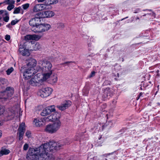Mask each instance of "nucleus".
Returning <instances> with one entry per match:
<instances>
[{
    "label": "nucleus",
    "instance_id": "obj_1",
    "mask_svg": "<svg viewBox=\"0 0 160 160\" xmlns=\"http://www.w3.org/2000/svg\"><path fill=\"white\" fill-rule=\"evenodd\" d=\"M69 140L68 139L64 140L57 143L53 141H50L48 143H45L41 146V150L53 152L54 150H58L66 144H68Z\"/></svg>",
    "mask_w": 160,
    "mask_h": 160
},
{
    "label": "nucleus",
    "instance_id": "obj_2",
    "mask_svg": "<svg viewBox=\"0 0 160 160\" xmlns=\"http://www.w3.org/2000/svg\"><path fill=\"white\" fill-rule=\"evenodd\" d=\"M38 66L39 68L38 69V71L45 72L52 71L51 70L52 65L50 62L47 60H42L39 61L38 62Z\"/></svg>",
    "mask_w": 160,
    "mask_h": 160
},
{
    "label": "nucleus",
    "instance_id": "obj_3",
    "mask_svg": "<svg viewBox=\"0 0 160 160\" xmlns=\"http://www.w3.org/2000/svg\"><path fill=\"white\" fill-rule=\"evenodd\" d=\"M43 151L42 149L41 150V146L38 148H31L29 150L27 154V158H30L32 159H35L38 160L39 155Z\"/></svg>",
    "mask_w": 160,
    "mask_h": 160
},
{
    "label": "nucleus",
    "instance_id": "obj_4",
    "mask_svg": "<svg viewBox=\"0 0 160 160\" xmlns=\"http://www.w3.org/2000/svg\"><path fill=\"white\" fill-rule=\"evenodd\" d=\"M61 122L59 120H58L52 124L48 125L45 129L47 132L50 133L56 132L60 128Z\"/></svg>",
    "mask_w": 160,
    "mask_h": 160
},
{
    "label": "nucleus",
    "instance_id": "obj_5",
    "mask_svg": "<svg viewBox=\"0 0 160 160\" xmlns=\"http://www.w3.org/2000/svg\"><path fill=\"white\" fill-rule=\"evenodd\" d=\"M51 28L50 24L43 23L37 25L35 28H32L31 30L34 32L41 33L47 31Z\"/></svg>",
    "mask_w": 160,
    "mask_h": 160
},
{
    "label": "nucleus",
    "instance_id": "obj_6",
    "mask_svg": "<svg viewBox=\"0 0 160 160\" xmlns=\"http://www.w3.org/2000/svg\"><path fill=\"white\" fill-rule=\"evenodd\" d=\"M14 93L13 89L10 87H8L5 90L0 92V95L2 97L0 98L4 99L5 100L8 98L11 97Z\"/></svg>",
    "mask_w": 160,
    "mask_h": 160
},
{
    "label": "nucleus",
    "instance_id": "obj_7",
    "mask_svg": "<svg viewBox=\"0 0 160 160\" xmlns=\"http://www.w3.org/2000/svg\"><path fill=\"white\" fill-rule=\"evenodd\" d=\"M54 112V113L50 116L43 118V120L46 122L51 121L54 122L59 120V119L61 116L60 113L55 111Z\"/></svg>",
    "mask_w": 160,
    "mask_h": 160
},
{
    "label": "nucleus",
    "instance_id": "obj_8",
    "mask_svg": "<svg viewBox=\"0 0 160 160\" xmlns=\"http://www.w3.org/2000/svg\"><path fill=\"white\" fill-rule=\"evenodd\" d=\"M52 89L50 88L47 87L42 88L38 92V94L41 97L45 98L49 96L52 93Z\"/></svg>",
    "mask_w": 160,
    "mask_h": 160
},
{
    "label": "nucleus",
    "instance_id": "obj_9",
    "mask_svg": "<svg viewBox=\"0 0 160 160\" xmlns=\"http://www.w3.org/2000/svg\"><path fill=\"white\" fill-rule=\"evenodd\" d=\"M39 74L35 75L29 81V83L33 86H38L42 84V78L38 77Z\"/></svg>",
    "mask_w": 160,
    "mask_h": 160
},
{
    "label": "nucleus",
    "instance_id": "obj_10",
    "mask_svg": "<svg viewBox=\"0 0 160 160\" xmlns=\"http://www.w3.org/2000/svg\"><path fill=\"white\" fill-rule=\"evenodd\" d=\"M48 151H44L39 155L38 160H54V158L52 154H49Z\"/></svg>",
    "mask_w": 160,
    "mask_h": 160
},
{
    "label": "nucleus",
    "instance_id": "obj_11",
    "mask_svg": "<svg viewBox=\"0 0 160 160\" xmlns=\"http://www.w3.org/2000/svg\"><path fill=\"white\" fill-rule=\"evenodd\" d=\"M35 72H33V67H28L25 69L24 71H22L23 76L24 78L26 79H28L35 74Z\"/></svg>",
    "mask_w": 160,
    "mask_h": 160
},
{
    "label": "nucleus",
    "instance_id": "obj_12",
    "mask_svg": "<svg viewBox=\"0 0 160 160\" xmlns=\"http://www.w3.org/2000/svg\"><path fill=\"white\" fill-rule=\"evenodd\" d=\"M54 14L53 12L50 11H42L37 13V15L40 18L51 17L53 16Z\"/></svg>",
    "mask_w": 160,
    "mask_h": 160
},
{
    "label": "nucleus",
    "instance_id": "obj_13",
    "mask_svg": "<svg viewBox=\"0 0 160 160\" xmlns=\"http://www.w3.org/2000/svg\"><path fill=\"white\" fill-rule=\"evenodd\" d=\"M55 111V106L54 105L48 106L42 110L41 113V115L43 116H47L50 114L51 112Z\"/></svg>",
    "mask_w": 160,
    "mask_h": 160
},
{
    "label": "nucleus",
    "instance_id": "obj_14",
    "mask_svg": "<svg viewBox=\"0 0 160 160\" xmlns=\"http://www.w3.org/2000/svg\"><path fill=\"white\" fill-rule=\"evenodd\" d=\"M40 18L38 16L37 14L35 15L34 18H31L29 21V24L32 26V28H35L37 25H38L40 22Z\"/></svg>",
    "mask_w": 160,
    "mask_h": 160
},
{
    "label": "nucleus",
    "instance_id": "obj_15",
    "mask_svg": "<svg viewBox=\"0 0 160 160\" xmlns=\"http://www.w3.org/2000/svg\"><path fill=\"white\" fill-rule=\"evenodd\" d=\"M25 130V124L22 122L19 126L18 129V139L19 140H21L23 138Z\"/></svg>",
    "mask_w": 160,
    "mask_h": 160
},
{
    "label": "nucleus",
    "instance_id": "obj_16",
    "mask_svg": "<svg viewBox=\"0 0 160 160\" xmlns=\"http://www.w3.org/2000/svg\"><path fill=\"white\" fill-rule=\"evenodd\" d=\"M72 104V102L69 100L66 101L61 104V105H57V107L59 110L61 111H63L68 108Z\"/></svg>",
    "mask_w": 160,
    "mask_h": 160
},
{
    "label": "nucleus",
    "instance_id": "obj_17",
    "mask_svg": "<svg viewBox=\"0 0 160 160\" xmlns=\"http://www.w3.org/2000/svg\"><path fill=\"white\" fill-rule=\"evenodd\" d=\"M46 8V5L42 4H38L34 6L32 10L34 12H37Z\"/></svg>",
    "mask_w": 160,
    "mask_h": 160
},
{
    "label": "nucleus",
    "instance_id": "obj_18",
    "mask_svg": "<svg viewBox=\"0 0 160 160\" xmlns=\"http://www.w3.org/2000/svg\"><path fill=\"white\" fill-rule=\"evenodd\" d=\"M112 90L109 88H107L104 90L103 97L105 98L109 99L112 95Z\"/></svg>",
    "mask_w": 160,
    "mask_h": 160
},
{
    "label": "nucleus",
    "instance_id": "obj_19",
    "mask_svg": "<svg viewBox=\"0 0 160 160\" xmlns=\"http://www.w3.org/2000/svg\"><path fill=\"white\" fill-rule=\"evenodd\" d=\"M37 62L36 60L33 58H30L27 61V65L28 67H33L36 66Z\"/></svg>",
    "mask_w": 160,
    "mask_h": 160
},
{
    "label": "nucleus",
    "instance_id": "obj_20",
    "mask_svg": "<svg viewBox=\"0 0 160 160\" xmlns=\"http://www.w3.org/2000/svg\"><path fill=\"white\" fill-rule=\"evenodd\" d=\"M19 51L20 53L23 56H28L30 55V53L28 50L24 48H19Z\"/></svg>",
    "mask_w": 160,
    "mask_h": 160
},
{
    "label": "nucleus",
    "instance_id": "obj_21",
    "mask_svg": "<svg viewBox=\"0 0 160 160\" xmlns=\"http://www.w3.org/2000/svg\"><path fill=\"white\" fill-rule=\"evenodd\" d=\"M10 151L5 148H1L0 152V156H2L3 155H6L10 153Z\"/></svg>",
    "mask_w": 160,
    "mask_h": 160
},
{
    "label": "nucleus",
    "instance_id": "obj_22",
    "mask_svg": "<svg viewBox=\"0 0 160 160\" xmlns=\"http://www.w3.org/2000/svg\"><path fill=\"white\" fill-rule=\"evenodd\" d=\"M46 72V73L43 74V78H42V82L46 80L49 78L52 73V71H49Z\"/></svg>",
    "mask_w": 160,
    "mask_h": 160
},
{
    "label": "nucleus",
    "instance_id": "obj_23",
    "mask_svg": "<svg viewBox=\"0 0 160 160\" xmlns=\"http://www.w3.org/2000/svg\"><path fill=\"white\" fill-rule=\"evenodd\" d=\"M33 123L36 127H40L43 125V122L41 119H35L33 121Z\"/></svg>",
    "mask_w": 160,
    "mask_h": 160
},
{
    "label": "nucleus",
    "instance_id": "obj_24",
    "mask_svg": "<svg viewBox=\"0 0 160 160\" xmlns=\"http://www.w3.org/2000/svg\"><path fill=\"white\" fill-rule=\"evenodd\" d=\"M58 78L56 75H53L50 79V82L53 84L56 83L57 81Z\"/></svg>",
    "mask_w": 160,
    "mask_h": 160
},
{
    "label": "nucleus",
    "instance_id": "obj_25",
    "mask_svg": "<svg viewBox=\"0 0 160 160\" xmlns=\"http://www.w3.org/2000/svg\"><path fill=\"white\" fill-rule=\"evenodd\" d=\"M58 1L57 0H46V7L47 5L51 4H54L57 3ZM46 5V4H45Z\"/></svg>",
    "mask_w": 160,
    "mask_h": 160
},
{
    "label": "nucleus",
    "instance_id": "obj_26",
    "mask_svg": "<svg viewBox=\"0 0 160 160\" xmlns=\"http://www.w3.org/2000/svg\"><path fill=\"white\" fill-rule=\"evenodd\" d=\"M7 80L5 79H0V89L4 88V85L6 83Z\"/></svg>",
    "mask_w": 160,
    "mask_h": 160
},
{
    "label": "nucleus",
    "instance_id": "obj_27",
    "mask_svg": "<svg viewBox=\"0 0 160 160\" xmlns=\"http://www.w3.org/2000/svg\"><path fill=\"white\" fill-rule=\"evenodd\" d=\"M72 63H75V62H74L72 61H70V62H66L64 63H62L61 64V65H64V66H66V65L68 66V67L72 65Z\"/></svg>",
    "mask_w": 160,
    "mask_h": 160
},
{
    "label": "nucleus",
    "instance_id": "obj_28",
    "mask_svg": "<svg viewBox=\"0 0 160 160\" xmlns=\"http://www.w3.org/2000/svg\"><path fill=\"white\" fill-rule=\"evenodd\" d=\"M22 9L20 7L18 8H15L14 9V11L13 12L14 14H18L20 13V10Z\"/></svg>",
    "mask_w": 160,
    "mask_h": 160
},
{
    "label": "nucleus",
    "instance_id": "obj_29",
    "mask_svg": "<svg viewBox=\"0 0 160 160\" xmlns=\"http://www.w3.org/2000/svg\"><path fill=\"white\" fill-rule=\"evenodd\" d=\"M41 48V45L38 43H37L34 45V49L37 50Z\"/></svg>",
    "mask_w": 160,
    "mask_h": 160
},
{
    "label": "nucleus",
    "instance_id": "obj_30",
    "mask_svg": "<svg viewBox=\"0 0 160 160\" xmlns=\"http://www.w3.org/2000/svg\"><path fill=\"white\" fill-rule=\"evenodd\" d=\"M42 37L41 36L39 35H33V40L38 41Z\"/></svg>",
    "mask_w": 160,
    "mask_h": 160
},
{
    "label": "nucleus",
    "instance_id": "obj_31",
    "mask_svg": "<svg viewBox=\"0 0 160 160\" xmlns=\"http://www.w3.org/2000/svg\"><path fill=\"white\" fill-rule=\"evenodd\" d=\"M25 40H33V35H28L25 36Z\"/></svg>",
    "mask_w": 160,
    "mask_h": 160
},
{
    "label": "nucleus",
    "instance_id": "obj_32",
    "mask_svg": "<svg viewBox=\"0 0 160 160\" xmlns=\"http://www.w3.org/2000/svg\"><path fill=\"white\" fill-rule=\"evenodd\" d=\"M83 137V136H81L80 135L78 134H77L74 138V140L76 141H81Z\"/></svg>",
    "mask_w": 160,
    "mask_h": 160
},
{
    "label": "nucleus",
    "instance_id": "obj_33",
    "mask_svg": "<svg viewBox=\"0 0 160 160\" xmlns=\"http://www.w3.org/2000/svg\"><path fill=\"white\" fill-rule=\"evenodd\" d=\"M4 15H6V16L3 18V20L6 22H8L9 20V17L8 16V14L7 13V14H4Z\"/></svg>",
    "mask_w": 160,
    "mask_h": 160
},
{
    "label": "nucleus",
    "instance_id": "obj_34",
    "mask_svg": "<svg viewBox=\"0 0 160 160\" xmlns=\"http://www.w3.org/2000/svg\"><path fill=\"white\" fill-rule=\"evenodd\" d=\"M13 71V68L12 67H11L10 68L8 69L7 71V74L8 75L10 74Z\"/></svg>",
    "mask_w": 160,
    "mask_h": 160
},
{
    "label": "nucleus",
    "instance_id": "obj_35",
    "mask_svg": "<svg viewBox=\"0 0 160 160\" xmlns=\"http://www.w3.org/2000/svg\"><path fill=\"white\" fill-rule=\"evenodd\" d=\"M29 4L28 3L23 4L22 6V8L24 10H26L28 9L29 8Z\"/></svg>",
    "mask_w": 160,
    "mask_h": 160
},
{
    "label": "nucleus",
    "instance_id": "obj_36",
    "mask_svg": "<svg viewBox=\"0 0 160 160\" xmlns=\"http://www.w3.org/2000/svg\"><path fill=\"white\" fill-rule=\"evenodd\" d=\"M8 4H13L14 3L15 1L14 0H7L5 2Z\"/></svg>",
    "mask_w": 160,
    "mask_h": 160
},
{
    "label": "nucleus",
    "instance_id": "obj_37",
    "mask_svg": "<svg viewBox=\"0 0 160 160\" xmlns=\"http://www.w3.org/2000/svg\"><path fill=\"white\" fill-rule=\"evenodd\" d=\"M19 21V20H18L16 19L14 20H12L11 22V24L12 25H14L16 23H17Z\"/></svg>",
    "mask_w": 160,
    "mask_h": 160
},
{
    "label": "nucleus",
    "instance_id": "obj_38",
    "mask_svg": "<svg viewBox=\"0 0 160 160\" xmlns=\"http://www.w3.org/2000/svg\"><path fill=\"white\" fill-rule=\"evenodd\" d=\"M14 6L13 4H10L7 7V9L9 11H11L12 9L14 8Z\"/></svg>",
    "mask_w": 160,
    "mask_h": 160
},
{
    "label": "nucleus",
    "instance_id": "obj_39",
    "mask_svg": "<svg viewBox=\"0 0 160 160\" xmlns=\"http://www.w3.org/2000/svg\"><path fill=\"white\" fill-rule=\"evenodd\" d=\"M7 14V12H4L3 10L0 11V20H1L2 17L3 16L4 14Z\"/></svg>",
    "mask_w": 160,
    "mask_h": 160
},
{
    "label": "nucleus",
    "instance_id": "obj_40",
    "mask_svg": "<svg viewBox=\"0 0 160 160\" xmlns=\"http://www.w3.org/2000/svg\"><path fill=\"white\" fill-rule=\"evenodd\" d=\"M58 27L62 29L64 27V25L63 23H60L58 24Z\"/></svg>",
    "mask_w": 160,
    "mask_h": 160
},
{
    "label": "nucleus",
    "instance_id": "obj_41",
    "mask_svg": "<svg viewBox=\"0 0 160 160\" xmlns=\"http://www.w3.org/2000/svg\"><path fill=\"white\" fill-rule=\"evenodd\" d=\"M31 132L30 131H27L26 133V136L28 138H29L31 136Z\"/></svg>",
    "mask_w": 160,
    "mask_h": 160
},
{
    "label": "nucleus",
    "instance_id": "obj_42",
    "mask_svg": "<svg viewBox=\"0 0 160 160\" xmlns=\"http://www.w3.org/2000/svg\"><path fill=\"white\" fill-rule=\"evenodd\" d=\"M28 144L27 143H25L23 146V150H27L28 149Z\"/></svg>",
    "mask_w": 160,
    "mask_h": 160
},
{
    "label": "nucleus",
    "instance_id": "obj_43",
    "mask_svg": "<svg viewBox=\"0 0 160 160\" xmlns=\"http://www.w3.org/2000/svg\"><path fill=\"white\" fill-rule=\"evenodd\" d=\"M95 72L94 71H93L90 74L89 76H88L89 78H91L95 75Z\"/></svg>",
    "mask_w": 160,
    "mask_h": 160
},
{
    "label": "nucleus",
    "instance_id": "obj_44",
    "mask_svg": "<svg viewBox=\"0 0 160 160\" xmlns=\"http://www.w3.org/2000/svg\"><path fill=\"white\" fill-rule=\"evenodd\" d=\"M4 109L3 108H1L0 107V115L4 113Z\"/></svg>",
    "mask_w": 160,
    "mask_h": 160
},
{
    "label": "nucleus",
    "instance_id": "obj_45",
    "mask_svg": "<svg viewBox=\"0 0 160 160\" xmlns=\"http://www.w3.org/2000/svg\"><path fill=\"white\" fill-rule=\"evenodd\" d=\"M10 39V36L9 35H6L5 36V39L7 41H9Z\"/></svg>",
    "mask_w": 160,
    "mask_h": 160
},
{
    "label": "nucleus",
    "instance_id": "obj_46",
    "mask_svg": "<svg viewBox=\"0 0 160 160\" xmlns=\"http://www.w3.org/2000/svg\"><path fill=\"white\" fill-rule=\"evenodd\" d=\"M155 13L153 12H152V13H151L150 14L149 13H147V14H145L143 15L142 16H145L147 15H152L154 16L155 15Z\"/></svg>",
    "mask_w": 160,
    "mask_h": 160
},
{
    "label": "nucleus",
    "instance_id": "obj_47",
    "mask_svg": "<svg viewBox=\"0 0 160 160\" xmlns=\"http://www.w3.org/2000/svg\"><path fill=\"white\" fill-rule=\"evenodd\" d=\"M11 23L10 24H9L8 25H7L6 26V27L8 28H10L11 27Z\"/></svg>",
    "mask_w": 160,
    "mask_h": 160
},
{
    "label": "nucleus",
    "instance_id": "obj_48",
    "mask_svg": "<svg viewBox=\"0 0 160 160\" xmlns=\"http://www.w3.org/2000/svg\"><path fill=\"white\" fill-rule=\"evenodd\" d=\"M142 95V92L140 93L138 96V98L137 100H138L139 98H140V97Z\"/></svg>",
    "mask_w": 160,
    "mask_h": 160
},
{
    "label": "nucleus",
    "instance_id": "obj_49",
    "mask_svg": "<svg viewBox=\"0 0 160 160\" xmlns=\"http://www.w3.org/2000/svg\"><path fill=\"white\" fill-rule=\"evenodd\" d=\"M38 2H41L44 1L45 0H37Z\"/></svg>",
    "mask_w": 160,
    "mask_h": 160
},
{
    "label": "nucleus",
    "instance_id": "obj_50",
    "mask_svg": "<svg viewBox=\"0 0 160 160\" xmlns=\"http://www.w3.org/2000/svg\"><path fill=\"white\" fill-rule=\"evenodd\" d=\"M107 155H108V154H105L104 155H102L100 157V158H102L103 157V156H104L105 157H107Z\"/></svg>",
    "mask_w": 160,
    "mask_h": 160
},
{
    "label": "nucleus",
    "instance_id": "obj_51",
    "mask_svg": "<svg viewBox=\"0 0 160 160\" xmlns=\"http://www.w3.org/2000/svg\"><path fill=\"white\" fill-rule=\"evenodd\" d=\"M143 11H152V10L151 9H146V10H143Z\"/></svg>",
    "mask_w": 160,
    "mask_h": 160
},
{
    "label": "nucleus",
    "instance_id": "obj_52",
    "mask_svg": "<svg viewBox=\"0 0 160 160\" xmlns=\"http://www.w3.org/2000/svg\"><path fill=\"white\" fill-rule=\"evenodd\" d=\"M88 91H87L86 93H84L83 94L85 96H87L88 95Z\"/></svg>",
    "mask_w": 160,
    "mask_h": 160
},
{
    "label": "nucleus",
    "instance_id": "obj_53",
    "mask_svg": "<svg viewBox=\"0 0 160 160\" xmlns=\"http://www.w3.org/2000/svg\"><path fill=\"white\" fill-rule=\"evenodd\" d=\"M2 136V131L0 130V138Z\"/></svg>",
    "mask_w": 160,
    "mask_h": 160
},
{
    "label": "nucleus",
    "instance_id": "obj_54",
    "mask_svg": "<svg viewBox=\"0 0 160 160\" xmlns=\"http://www.w3.org/2000/svg\"><path fill=\"white\" fill-rule=\"evenodd\" d=\"M128 18V17H126V18H123V19H121V21H122V20H124V19H126V18Z\"/></svg>",
    "mask_w": 160,
    "mask_h": 160
},
{
    "label": "nucleus",
    "instance_id": "obj_55",
    "mask_svg": "<svg viewBox=\"0 0 160 160\" xmlns=\"http://www.w3.org/2000/svg\"><path fill=\"white\" fill-rule=\"evenodd\" d=\"M117 76L118 77H119V73H117Z\"/></svg>",
    "mask_w": 160,
    "mask_h": 160
},
{
    "label": "nucleus",
    "instance_id": "obj_56",
    "mask_svg": "<svg viewBox=\"0 0 160 160\" xmlns=\"http://www.w3.org/2000/svg\"><path fill=\"white\" fill-rule=\"evenodd\" d=\"M157 104L158 105H159V106H160V103H159V102H158L157 103Z\"/></svg>",
    "mask_w": 160,
    "mask_h": 160
},
{
    "label": "nucleus",
    "instance_id": "obj_57",
    "mask_svg": "<svg viewBox=\"0 0 160 160\" xmlns=\"http://www.w3.org/2000/svg\"><path fill=\"white\" fill-rule=\"evenodd\" d=\"M20 0H17V2H19L20 1Z\"/></svg>",
    "mask_w": 160,
    "mask_h": 160
},
{
    "label": "nucleus",
    "instance_id": "obj_58",
    "mask_svg": "<svg viewBox=\"0 0 160 160\" xmlns=\"http://www.w3.org/2000/svg\"><path fill=\"white\" fill-rule=\"evenodd\" d=\"M101 138H102V136H100V137L99 138V139L100 140Z\"/></svg>",
    "mask_w": 160,
    "mask_h": 160
},
{
    "label": "nucleus",
    "instance_id": "obj_59",
    "mask_svg": "<svg viewBox=\"0 0 160 160\" xmlns=\"http://www.w3.org/2000/svg\"><path fill=\"white\" fill-rule=\"evenodd\" d=\"M2 25V24L0 23V27Z\"/></svg>",
    "mask_w": 160,
    "mask_h": 160
},
{
    "label": "nucleus",
    "instance_id": "obj_60",
    "mask_svg": "<svg viewBox=\"0 0 160 160\" xmlns=\"http://www.w3.org/2000/svg\"><path fill=\"white\" fill-rule=\"evenodd\" d=\"M59 160H63L62 159L60 158Z\"/></svg>",
    "mask_w": 160,
    "mask_h": 160
},
{
    "label": "nucleus",
    "instance_id": "obj_61",
    "mask_svg": "<svg viewBox=\"0 0 160 160\" xmlns=\"http://www.w3.org/2000/svg\"><path fill=\"white\" fill-rule=\"evenodd\" d=\"M84 91H85V89H84L83 91V93H84Z\"/></svg>",
    "mask_w": 160,
    "mask_h": 160
},
{
    "label": "nucleus",
    "instance_id": "obj_62",
    "mask_svg": "<svg viewBox=\"0 0 160 160\" xmlns=\"http://www.w3.org/2000/svg\"><path fill=\"white\" fill-rule=\"evenodd\" d=\"M137 19H139V18H138V17H137Z\"/></svg>",
    "mask_w": 160,
    "mask_h": 160
},
{
    "label": "nucleus",
    "instance_id": "obj_63",
    "mask_svg": "<svg viewBox=\"0 0 160 160\" xmlns=\"http://www.w3.org/2000/svg\"><path fill=\"white\" fill-rule=\"evenodd\" d=\"M108 81L106 80V81H105V82H108Z\"/></svg>",
    "mask_w": 160,
    "mask_h": 160
},
{
    "label": "nucleus",
    "instance_id": "obj_64",
    "mask_svg": "<svg viewBox=\"0 0 160 160\" xmlns=\"http://www.w3.org/2000/svg\"><path fill=\"white\" fill-rule=\"evenodd\" d=\"M110 123H112L111 122H110Z\"/></svg>",
    "mask_w": 160,
    "mask_h": 160
}]
</instances>
